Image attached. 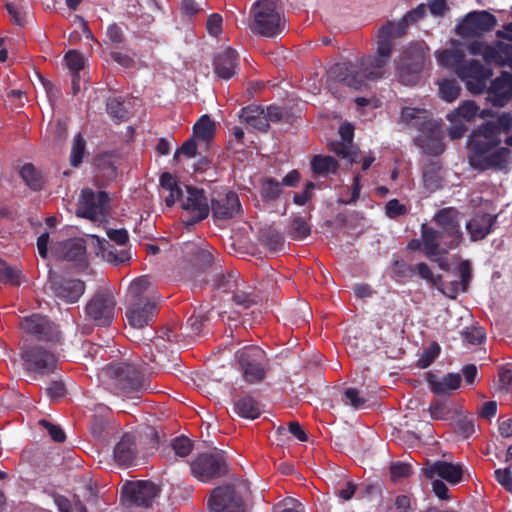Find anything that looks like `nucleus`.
Returning a JSON list of instances; mask_svg holds the SVG:
<instances>
[{
    "label": "nucleus",
    "mask_w": 512,
    "mask_h": 512,
    "mask_svg": "<svg viewBox=\"0 0 512 512\" xmlns=\"http://www.w3.org/2000/svg\"><path fill=\"white\" fill-rule=\"evenodd\" d=\"M426 15V5L419 4L409 10L398 22L387 21L378 31L376 54L361 58L358 62L343 61L330 67L329 78L360 90L368 80L384 77L392 51L393 41L406 35L409 25H413Z\"/></svg>",
    "instance_id": "f257e3e1"
},
{
    "label": "nucleus",
    "mask_w": 512,
    "mask_h": 512,
    "mask_svg": "<svg viewBox=\"0 0 512 512\" xmlns=\"http://www.w3.org/2000/svg\"><path fill=\"white\" fill-rule=\"evenodd\" d=\"M460 212L454 207L438 210L433 222L439 227L436 230L426 223L421 225L423 252L427 258L446 255L449 250L457 248L463 238L460 226Z\"/></svg>",
    "instance_id": "f03ea898"
},
{
    "label": "nucleus",
    "mask_w": 512,
    "mask_h": 512,
    "mask_svg": "<svg viewBox=\"0 0 512 512\" xmlns=\"http://www.w3.org/2000/svg\"><path fill=\"white\" fill-rule=\"evenodd\" d=\"M102 374L107 390L115 395L127 396L150 389V382L143 372L129 362H112L103 369Z\"/></svg>",
    "instance_id": "7ed1b4c3"
},
{
    "label": "nucleus",
    "mask_w": 512,
    "mask_h": 512,
    "mask_svg": "<svg viewBox=\"0 0 512 512\" xmlns=\"http://www.w3.org/2000/svg\"><path fill=\"white\" fill-rule=\"evenodd\" d=\"M427 64H430L429 48L421 42H411L399 56L397 73L399 81L407 86L418 84Z\"/></svg>",
    "instance_id": "20e7f679"
},
{
    "label": "nucleus",
    "mask_w": 512,
    "mask_h": 512,
    "mask_svg": "<svg viewBox=\"0 0 512 512\" xmlns=\"http://www.w3.org/2000/svg\"><path fill=\"white\" fill-rule=\"evenodd\" d=\"M252 33L272 38L283 30L282 17L277 10L276 0H257L250 9Z\"/></svg>",
    "instance_id": "39448f33"
},
{
    "label": "nucleus",
    "mask_w": 512,
    "mask_h": 512,
    "mask_svg": "<svg viewBox=\"0 0 512 512\" xmlns=\"http://www.w3.org/2000/svg\"><path fill=\"white\" fill-rule=\"evenodd\" d=\"M190 471L204 483L221 478L229 471L226 453L221 450L200 453L190 462Z\"/></svg>",
    "instance_id": "423d86ee"
},
{
    "label": "nucleus",
    "mask_w": 512,
    "mask_h": 512,
    "mask_svg": "<svg viewBox=\"0 0 512 512\" xmlns=\"http://www.w3.org/2000/svg\"><path fill=\"white\" fill-rule=\"evenodd\" d=\"M236 359L245 382L256 384L265 379L269 361L262 348L244 347L236 353Z\"/></svg>",
    "instance_id": "0eeeda50"
},
{
    "label": "nucleus",
    "mask_w": 512,
    "mask_h": 512,
    "mask_svg": "<svg viewBox=\"0 0 512 512\" xmlns=\"http://www.w3.org/2000/svg\"><path fill=\"white\" fill-rule=\"evenodd\" d=\"M116 299L109 290L95 292L84 307L86 318L98 327H109L116 313Z\"/></svg>",
    "instance_id": "6e6552de"
},
{
    "label": "nucleus",
    "mask_w": 512,
    "mask_h": 512,
    "mask_svg": "<svg viewBox=\"0 0 512 512\" xmlns=\"http://www.w3.org/2000/svg\"><path fill=\"white\" fill-rule=\"evenodd\" d=\"M23 369L36 376L53 374L58 368L57 355L41 345L25 347L21 352Z\"/></svg>",
    "instance_id": "1a4fd4ad"
},
{
    "label": "nucleus",
    "mask_w": 512,
    "mask_h": 512,
    "mask_svg": "<svg viewBox=\"0 0 512 512\" xmlns=\"http://www.w3.org/2000/svg\"><path fill=\"white\" fill-rule=\"evenodd\" d=\"M110 198L105 191L94 192L90 188L81 191L76 216L93 222H104L110 213Z\"/></svg>",
    "instance_id": "9d476101"
},
{
    "label": "nucleus",
    "mask_w": 512,
    "mask_h": 512,
    "mask_svg": "<svg viewBox=\"0 0 512 512\" xmlns=\"http://www.w3.org/2000/svg\"><path fill=\"white\" fill-rule=\"evenodd\" d=\"M21 329L39 341L60 344L62 333L59 326L53 322L48 316L34 313L26 316L20 321Z\"/></svg>",
    "instance_id": "9b49d317"
},
{
    "label": "nucleus",
    "mask_w": 512,
    "mask_h": 512,
    "mask_svg": "<svg viewBox=\"0 0 512 512\" xmlns=\"http://www.w3.org/2000/svg\"><path fill=\"white\" fill-rule=\"evenodd\" d=\"M187 195L182 199L181 208L185 215L182 217V223L186 227L194 226L203 221L209 215L210 206L203 189L193 186H186Z\"/></svg>",
    "instance_id": "f8f14e48"
},
{
    "label": "nucleus",
    "mask_w": 512,
    "mask_h": 512,
    "mask_svg": "<svg viewBox=\"0 0 512 512\" xmlns=\"http://www.w3.org/2000/svg\"><path fill=\"white\" fill-rule=\"evenodd\" d=\"M159 492L158 486L151 481H130L122 487V501L127 507H149Z\"/></svg>",
    "instance_id": "ddd939ff"
},
{
    "label": "nucleus",
    "mask_w": 512,
    "mask_h": 512,
    "mask_svg": "<svg viewBox=\"0 0 512 512\" xmlns=\"http://www.w3.org/2000/svg\"><path fill=\"white\" fill-rule=\"evenodd\" d=\"M208 505L211 512H245L246 510L242 495L233 485L213 489Z\"/></svg>",
    "instance_id": "4468645a"
},
{
    "label": "nucleus",
    "mask_w": 512,
    "mask_h": 512,
    "mask_svg": "<svg viewBox=\"0 0 512 512\" xmlns=\"http://www.w3.org/2000/svg\"><path fill=\"white\" fill-rule=\"evenodd\" d=\"M457 75L465 82L466 88L473 94H481L487 87L492 70L479 60L465 61L457 69Z\"/></svg>",
    "instance_id": "2eb2a0df"
},
{
    "label": "nucleus",
    "mask_w": 512,
    "mask_h": 512,
    "mask_svg": "<svg viewBox=\"0 0 512 512\" xmlns=\"http://www.w3.org/2000/svg\"><path fill=\"white\" fill-rule=\"evenodd\" d=\"M496 25L497 19L492 13L486 10L471 11L457 25L456 32L462 37L481 36L492 31Z\"/></svg>",
    "instance_id": "dca6fc26"
},
{
    "label": "nucleus",
    "mask_w": 512,
    "mask_h": 512,
    "mask_svg": "<svg viewBox=\"0 0 512 512\" xmlns=\"http://www.w3.org/2000/svg\"><path fill=\"white\" fill-rule=\"evenodd\" d=\"M420 134L415 138V143L423 153L430 156H439L445 150L442 141L443 133L436 121H424L418 124Z\"/></svg>",
    "instance_id": "f3484780"
},
{
    "label": "nucleus",
    "mask_w": 512,
    "mask_h": 512,
    "mask_svg": "<svg viewBox=\"0 0 512 512\" xmlns=\"http://www.w3.org/2000/svg\"><path fill=\"white\" fill-rule=\"evenodd\" d=\"M50 289L53 294L66 303H76L85 293V282L80 279L64 278L59 275L49 276Z\"/></svg>",
    "instance_id": "a211bd4d"
},
{
    "label": "nucleus",
    "mask_w": 512,
    "mask_h": 512,
    "mask_svg": "<svg viewBox=\"0 0 512 512\" xmlns=\"http://www.w3.org/2000/svg\"><path fill=\"white\" fill-rule=\"evenodd\" d=\"M53 253L60 259L74 262L81 268H86V242L83 238L76 237L54 244L52 247Z\"/></svg>",
    "instance_id": "6ab92c4d"
},
{
    "label": "nucleus",
    "mask_w": 512,
    "mask_h": 512,
    "mask_svg": "<svg viewBox=\"0 0 512 512\" xmlns=\"http://www.w3.org/2000/svg\"><path fill=\"white\" fill-rule=\"evenodd\" d=\"M241 203L233 191L219 192L211 199V211L214 218L228 220L240 213Z\"/></svg>",
    "instance_id": "aec40b11"
},
{
    "label": "nucleus",
    "mask_w": 512,
    "mask_h": 512,
    "mask_svg": "<svg viewBox=\"0 0 512 512\" xmlns=\"http://www.w3.org/2000/svg\"><path fill=\"white\" fill-rule=\"evenodd\" d=\"M156 310L154 301H135L129 303L125 316L131 327L142 329L149 324Z\"/></svg>",
    "instance_id": "412c9836"
},
{
    "label": "nucleus",
    "mask_w": 512,
    "mask_h": 512,
    "mask_svg": "<svg viewBox=\"0 0 512 512\" xmlns=\"http://www.w3.org/2000/svg\"><path fill=\"white\" fill-rule=\"evenodd\" d=\"M239 66V55L236 50L226 47L217 52L213 59V69L217 77L229 80L236 75Z\"/></svg>",
    "instance_id": "4be33fe9"
},
{
    "label": "nucleus",
    "mask_w": 512,
    "mask_h": 512,
    "mask_svg": "<svg viewBox=\"0 0 512 512\" xmlns=\"http://www.w3.org/2000/svg\"><path fill=\"white\" fill-rule=\"evenodd\" d=\"M426 382L430 391L438 396H448L461 386L462 378L459 373H447L442 377L429 372L426 375Z\"/></svg>",
    "instance_id": "5701e85b"
},
{
    "label": "nucleus",
    "mask_w": 512,
    "mask_h": 512,
    "mask_svg": "<svg viewBox=\"0 0 512 512\" xmlns=\"http://www.w3.org/2000/svg\"><path fill=\"white\" fill-rule=\"evenodd\" d=\"M487 92L494 105L504 106L512 97V75L503 72L499 77L492 80Z\"/></svg>",
    "instance_id": "b1692460"
},
{
    "label": "nucleus",
    "mask_w": 512,
    "mask_h": 512,
    "mask_svg": "<svg viewBox=\"0 0 512 512\" xmlns=\"http://www.w3.org/2000/svg\"><path fill=\"white\" fill-rule=\"evenodd\" d=\"M424 475L428 479H432L438 475L451 484H458L463 477L462 467L446 461H436L431 466L423 469Z\"/></svg>",
    "instance_id": "393cba45"
},
{
    "label": "nucleus",
    "mask_w": 512,
    "mask_h": 512,
    "mask_svg": "<svg viewBox=\"0 0 512 512\" xmlns=\"http://www.w3.org/2000/svg\"><path fill=\"white\" fill-rule=\"evenodd\" d=\"M512 156V151L508 147H500L493 152L487 153L472 168L485 170H505L507 169Z\"/></svg>",
    "instance_id": "a878e982"
},
{
    "label": "nucleus",
    "mask_w": 512,
    "mask_h": 512,
    "mask_svg": "<svg viewBox=\"0 0 512 512\" xmlns=\"http://www.w3.org/2000/svg\"><path fill=\"white\" fill-rule=\"evenodd\" d=\"M497 216L488 213H477L466 223V229L471 241H480L489 235L493 225L496 223Z\"/></svg>",
    "instance_id": "bb28decb"
},
{
    "label": "nucleus",
    "mask_w": 512,
    "mask_h": 512,
    "mask_svg": "<svg viewBox=\"0 0 512 512\" xmlns=\"http://www.w3.org/2000/svg\"><path fill=\"white\" fill-rule=\"evenodd\" d=\"M500 143L501 140H490L480 137L479 135L472 134L468 140V161L470 166H474L477 161L483 158Z\"/></svg>",
    "instance_id": "cd10ccee"
},
{
    "label": "nucleus",
    "mask_w": 512,
    "mask_h": 512,
    "mask_svg": "<svg viewBox=\"0 0 512 512\" xmlns=\"http://www.w3.org/2000/svg\"><path fill=\"white\" fill-rule=\"evenodd\" d=\"M137 456L135 437L131 434H124L114 448V459L121 466H130Z\"/></svg>",
    "instance_id": "c85d7f7f"
},
{
    "label": "nucleus",
    "mask_w": 512,
    "mask_h": 512,
    "mask_svg": "<svg viewBox=\"0 0 512 512\" xmlns=\"http://www.w3.org/2000/svg\"><path fill=\"white\" fill-rule=\"evenodd\" d=\"M240 119L249 126L265 132L267 131L268 123L264 114V108L258 105H248L241 109Z\"/></svg>",
    "instance_id": "c756f323"
},
{
    "label": "nucleus",
    "mask_w": 512,
    "mask_h": 512,
    "mask_svg": "<svg viewBox=\"0 0 512 512\" xmlns=\"http://www.w3.org/2000/svg\"><path fill=\"white\" fill-rule=\"evenodd\" d=\"M442 163L440 160H429L427 163H425L423 167V183L424 186L431 190L435 191L439 188H441L442 185Z\"/></svg>",
    "instance_id": "7c9ffc66"
},
{
    "label": "nucleus",
    "mask_w": 512,
    "mask_h": 512,
    "mask_svg": "<svg viewBox=\"0 0 512 512\" xmlns=\"http://www.w3.org/2000/svg\"><path fill=\"white\" fill-rule=\"evenodd\" d=\"M98 242V254L101 257L114 265L125 263L129 260V254L125 250H118L113 244L106 239L96 237Z\"/></svg>",
    "instance_id": "2f4dec72"
},
{
    "label": "nucleus",
    "mask_w": 512,
    "mask_h": 512,
    "mask_svg": "<svg viewBox=\"0 0 512 512\" xmlns=\"http://www.w3.org/2000/svg\"><path fill=\"white\" fill-rule=\"evenodd\" d=\"M234 412L242 418L255 420L261 415L260 403L252 396L245 395L234 402Z\"/></svg>",
    "instance_id": "473e14b6"
},
{
    "label": "nucleus",
    "mask_w": 512,
    "mask_h": 512,
    "mask_svg": "<svg viewBox=\"0 0 512 512\" xmlns=\"http://www.w3.org/2000/svg\"><path fill=\"white\" fill-rule=\"evenodd\" d=\"M259 240L271 252H278L284 248L283 235L272 226L260 230Z\"/></svg>",
    "instance_id": "72a5a7b5"
},
{
    "label": "nucleus",
    "mask_w": 512,
    "mask_h": 512,
    "mask_svg": "<svg viewBox=\"0 0 512 512\" xmlns=\"http://www.w3.org/2000/svg\"><path fill=\"white\" fill-rule=\"evenodd\" d=\"M339 168L337 160L328 155H315L311 160V169L314 174L327 176L336 174Z\"/></svg>",
    "instance_id": "f704fd0d"
},
{
    "label": "nucleus",
    "mask_w": 512,
    "mask_h": 512,
    "mask_svg": "<svg viewBox=\"0 0 512 512\" xmlns=\"http://www.w3.org/2000/svg\"><path fill=\"white\" fill-rule=\"evenodd\" d=\"M20 176L30 189L39 191L43 188V177L33 164H24L20 170Z\"/></svg>",
    "instance_id": "c9c22d12"
},
{
    "label": "nucleus",
    "mask_w": 512,
    "mask_h": 512,
    "mask_svg": "<svg viewBox=\"0 0 512 512\" xmlns=\"http://www.w3.org/2000/svg\"><path fill=\"white\" fill-rule=\"evenodd\" d=\"M215 133V123L208 115L201 116L193 126V135L198 140L209 142Z\"/></svg>",
    "instance_id": "e433bc0d"
},
{
    "label": "nucleus",
    "mask_w": 512,
    "mask_h": 512,
    "mask_svg": "<svg viewBox=\"0 0 512 512\" xmlns=\"http://www.w3.org/2000/svg\"><path fill=\"white\" fill-rule=\"evenodd\" d=\"M238 276L239 274L235 271L227 274L219 273L213 279L212 288L224 293L233 292L238 287Z\"/></svg>",
    "instance_id": "4c0bfd02"
},
{
    "label": "nucleus",
    "mask_w": 512,
    "mask_h": 512,
    "mask_svg": "<svg viewBox=\"0 0 512 512\" xmlns=\"http://www.w3.org/2000/svg\"><path fill=\"white\" fill-rule=\"evenodd\" d=\"M438 64L442 67L453 68L457 73L458 67L464 64V54L458 50L444 49L437 53Z\"/></svg>",
    "instance_id": "58836bf2"
},
{
    "label": "nucleus",
    "mask_w": 512,
    "mask_h": 512,
    "mask_svg": "<svg viewBox=\"0 0 512 512\" xmlns=\"http://www.w3.org/2000/svg\"><path fill=\"white\" fill-rule=\"evenodd\" d=\"M401 119L408 125L415 127L419 131V123L424 121H433L429 117L426 109L404 107L401 111Z\"/></svg>",
    "instance_id": "ea45409f"
},
{
    "label": "nucleus",
    "mask_w": 512,
    "mask_h": 512,
    "mask_svg": "<svg viewBox=\"0 0 512 512\" xmlns=\"http://www.w3.org/2000/svg\"><path fill=\"white\" fill-rule=\"evenodd\" d=\"M260 194L265 202L276 201L282 194V186L275 178H263L261 181Z\"/></svg>",
    "instance_id": "a19ab883"
},
{
    "label": "nucleus",
    "mask_w": 512,
    "mask_h": 512,
    "mask_svg": "<svg viewBox=\"0 0 512 512\" xmlns=\"http://www.w3.org/2000/svg\"><path fill=\"white\" fill-rule=\"evenodd\" d=\"M54 502L59 512H88L77 495H74L72 500L63 495H56L54 496Z\"/></svg>",
    "instance_id": "79ce46f5"
},
{
    "label": "nucleus",
    "mask_w": 512,
    "mask_h": 512,
    "mask_svg": "<svg viewBox=\"0 0 512 512\" xmlns=\"http://www.w3.org/2000/svg\"><path fill=\"white\" fill-rule=\"evenodd\" d=\"M311 233V227L301 216L293 217L288 228L287 235L295 241H301L307 238Z\"/></svg>",
    "instance_id": "37998d69"
},
{
    "label": "nucleus",
    "mask_w": 512,
    "mask_h": 512,
    "mask_svg": "<svg viewBox=\"0 0 512 512\" xmlns=\"http://www.w3.org/2000/svg\"><path fill=\"white\" fill-rule=\"evenodd\" d=\"M107 113L119 122L127 121L129 119V110L121 97L108 98L106 103Z\"/></svg>",
    "instance_id": "c03bdc74"
},
{
    "label": "nucleus",
    "mask_w": 512,
    "mask_h": 512,
    "mask_svg": "<svg viewBox=\"0 0 512 512\" xmlns=\"http://www.w3.org/2000/svg\"><path fill=\"white\" fill-rule=\"evenodd\" d=\"M150 286V281L147 276H141L136 278L129 286L128 293L131 297L130 302L135 301H152L148 298L145 293Z\"/></svg>",
    "instance_id": "a18cd8bd"
},
{
    "label": "nucleus",
    "mask_w": 512,
    "mask_h": 512,
    "mask_svg": "<svg viewBox=\"0 0 512 512\" xmlns=\"http://www.w3.org/2000/svg\"><path fill=\"white\" fill-rule=\"evenodd\" d=\"M429 413L434 420L446 421L453 418V411L444 399H433L429 405Z\"/></svg>",
    "instance_id": "49530a36"
},
{
    "label": "nucleus",
    "mask_w": 512,
    "mask_h": 512,
    "mask_svg": "<svg viewBox=\"0 0 512 512\" xmlns=\"http://www.w3.org/2000/svg\"><path fill=\"white\" fill-rule=\"evenodd\" d=\"M461 91V87L455 79H444L439 82V96L446 102L455 101Z\"/></svg>",
    "instance_id": "de8ad7c7"
},
{
    "label": "nucleus",
    "mask_w": 512,
    "mask_h": 512,
    "mask_svg": "<svg viewBox=\"0 0 512 512\" xmlns=\"http://www.w3.org/2000/svg\"><path fill=\"white\" fill-rule=\"evenodd\" d=\"M86 150V142L81 133L74 136L73 145L70 154V164L77 167L82 163Z\"/></svg>",
    "instance_id": "09e8293b"
},
{
    "label": "nucleus",
    "mask_w": 512,
    "mask_h": 512,
    "mask_svg": "<svg viewBox=\"0 0 512 512\" xmlns=\"http://www.w3.org/2000/svg\"><path fill=\"white\" fill-rule=\"evenodd\" d=\"M486 110H480V107L476 105L474 101L468 100L464 101L457 109L456 115L459 118H462L466 121L472 120L474 117L479 115L480 117H484Z\"/></svg>",
    "instance_id": "8fccbe9b"
},
{
    "label": "nucleus",
    "mask_w": 512,
    "mask_h": 512,
    "mask_svg": "<svg viewBox=\"0 0 512 512\" xmlns=\"http://www.w3.org/2000/svg\"><path fill=\"white\" fill-rule=\"evenodd\" d=\"M440 352V345L437 342H432L422 351L417 361V367L421 369L428 368L438 358Z\"/></svg>",
    "instance_id": "3c124183"
},
{
    "label": "nucleus",
    "mask_w": 512,
    "mask_h": 512,
    "mask_svg": "<svg viewBox=\"0 0 512 512\" xmlns=\"http://www.w3.org/2000/svg\"><path fill=\"white\" fill-rule=\"evenodd\" d=\"M170 447L178 457H187L193 450V442L186 436H178L171 440Z\"/></svg>",
    "instance_id": "603ef678"
},
{
    "label": "nucleus",
    "mask_w": 512,
    "mask_h": 512,
    "mask_svg": "<svg viewBox=\"0 0 512 512\" xmlns=\"http://www.w3.org/2000/svg\"><path fill=\"white\" fill-rule=\"evenodd\" d=\"M0 282L13 286H20L21 272L18 269L3 263L0 267Z\"/></svg>",
    "instance_id": "864d4df0"
},
{
    "label": "nucleus",
    "mask_w": 512,
    "mask_h": 512,
    "mask_svg": "<svg viewBox=\"0 0 512 512\" xmlns=\"http://www.w3.org/2000/svg\"><path fill=\"white\" fill-rule=\"evenodd\" d=\"M462 338L471 345H479L486 339V333L480 326L466 327L461 332Z\"/></svg>",
    "instance_id": "5fc2aeb1"
},
{
    "label": "nucleus",
    "mask_w": 512,
    "mask_h": 512,
    "mask_svg": "<svg viewBox=\"0 0 512 512\" xmlns=\"http://www.w3.org/2000/svg\"><path fill=\"white\" fill-rule=\"evenodd\" d=\"M332 151L338 156L348 159L350 163L358 162L357 153L353 150L351 143L348 142H335L331 147Z\"/></svg>",
    "instance_id": "6e6d98bb"
},
{
    "label": "nucleus",
    "mask_w": 512,
    "mask_h": 512,
    "mask_svg": "<svg viewBox=\"0 0 512 512\" xmlns=\"http://www.w3.org/2000/svg\"><path fill=\"white\" fill-rule=\"evenodd\" d=\"M498 133L497 124L495 121H486L479 125L473 132V134L479 135L483 138L490 140H501L498 136Z\"/></svg>",
    "instance_id": "4d7b16f0"
},
{
    "label": "nucleus",
    "mask_w": 512,
    "mask_h": 512,
    "mask_svg": "<svg viewBox=\"0 0 512 512\" xmlns=\"http://www.w3.org/2000/svg\"><path fill=\"white\" fill-rule=\"evenodd\" d=\"M342 401L346 405H351L355 409H360L364 406L366 400L360 396L359 390L353 387L347 388L343 393Z\"/></svg>",
    "instance_id": "13d9d810"
},
{
    "label": "nucleus",
    "mask_w": 512,
    "mask_h": 512,
    "mask_svg": "<svg viewBox=\"0 0 512 512\" xmlns=\"http://www.w3.org/2000/svg\"><path fill=\"white\" fill-rule=\"evenodd\" d=\"M407 212L406 205L400 203L398 199H391L385 204V215L390 219L404 216Z\"/></svg>",
    "instance_id": "bf43d9fd"
},
{
    "label": "nucleus",
    "mask_w": 512,
    "mask_h": 512,
    "mask_svg": "<svg viewBox=\"0 0 512 512\" xmlns=\"http://www.w3.org/2000/svg\"><path fill=\"white\" fill-rule=\"evenodd\" d=\"M233 301L243 308H250L252 305L257 303L256 295L239 290L238 287L233 291Z\"/></svg>",
    "instance_id": "052dcab7"
},
{
    "label": "nucleus",
    "mask_w": 512,
    "mask_h": 512,
    "mask_svg": "<svg viewBox=\"0 0 512 512\" xmlns=\"http://www.w3.org/2000/svg\"><path fill=\"white\" fill-rule=\"evenodd\" d=\"M65 61H66L67 67L70 69V71L73 74H78L79 71H81L84 68V58L77 51H74V50L69 51L65 55Z\"/></svg>",
    "instance_id": "680f3d73"
},
{
    "label": "nucleus",
    "mask_w": 512,
    "mask_h": 512,
    "mask_svg": "<svg viewBox=\"0 0 512 512\" xmlns=\"http://www.w3.org/2000/svg\"><path fill=\"white\" fill-rule=\"evenodd\" d=\"M460 286L463 292L468 290L472 278V267L468 260H463L458 266Z\"/></svg>",
    "instance_id": "e2e57ef3"
},
{
    "label": "nucleus",
    "mask_w": 512,
    "mask_h": 512,
    "mask_svg": "<svg viewBox=\"0 0 512 512\" xmlns=\"http://www.w3.org/2000/svg\"><path fill=\"white\" fill-rule=\"evenodd\" d=\"M415 266L406 263L402 259H397L393 262V272L396 276L401 278H412L416 275Z\"/></svg>",
    "instance_id": "0e129e2a"
},
{
    "label": "nucleus",
    "mask_w": 512,
    "mask_h": 512,
    "mask_svg": "<svg viewBox=\"0 0 512 512\" xmlns=\"http://www.w3.org/2000/svg\"><path fill=\"white\" fill-rule=\"evenodd\" d=\"M411 472L412 467L407 463L396 462L390 466V475L394 481L409 477Z\"/></svg>",
    "instance_id": "69168bd1"
},
{
    "label": "nucleus",
    "mask_w": 512,
    "mask_h": 512,
    "mask_svg": "<svg viewBox=\"0 0 512 512\" xmlns=\"http://www.w3.org/2000/svg\"><path fill=\"white\" fill-rule=\"evenodd\" d=\"M5 7L13 23L18 26H23L25 23V12L23 8L20 5L13 2H7Z\"/></svg>",
    "instance_id": "338daca9"
},
{
    "label": "nucleus",
    "mask_w": 512,
    "mask_h": 512,
    "mask_svg": "<svg viewBox=\"0 0 512 512\" xmlns=\"http://www.w3.org/2000/svg\"><path fill=\"white\" fill-rule=\"evenodd\" d=\"M222 23H223V18L220 14H218V13L211 14L208 17L207 23H206V29H207L208 33L213 37L219 36L222 33Z\"/></svg>",
    "instance_id": "774afa93"
}]
</instances>
